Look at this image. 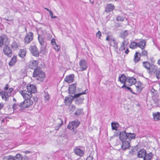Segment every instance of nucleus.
Instances as JSON below:
<instances>
[{
	"label": "nucleus",
	"mask_w": 160,
	"mask_h": 160,
	"mask_svg": "<svg viewBox=\"0 0 160 160\" xmlns=\"http://www.w3.org/2000/svg\"><path fill=\"white\" fill-rule=\"evenodd\" d=\"M27 91L26 90L20 91L21 94L22 96L25 100L21 102L19 104V109L23 111L25 108L31 106L33 103L32 99V94H35L37 92L36 86L30 84L27 87Z\"/></svg>",
	"instance_id": "1"
},
{
	"label": "nucleus",
	"mask_w": 160,
	"mask_h": 160,
	"mask_svg": "<svg viewBox=\"0 0 160 160\" xmlns=\"http://www.w3.org/2000/svg\"><path fill=\"white\" fill-rule=\"evenodd\" d=\"M120 133L119 139L122 142L121 148L125 150L130 146V141L135 138L136 135L134 133L126 132L125 130L122 131Z\"/></svg>",
	"instance_id": "2"
},
{
	"label": "nucleus",
	"mask_w": 160,
	"mask_h": 160,
	"mask_svg": "<svg viewBox=\"0 0 160 160\" xmlns=\"http://www.w3.org/2000/svg\"><path fill=\"white\" fill-rule=\"evenodd\" d=\"M33 77L36 78V79L42 82L45 77L44 73L42 71L41 68L38 67L34 70Z\"/></svg>",
	"instance_id": "3"
},
{
	"label": "nucleus",
	"mask_w": 160,
	"mask_h": 160,
	"mask_svg": "<svg viewBox=\"0 0 160 160\" xmlns=\"http://www.w3.org/2000/svg\"><path fill=\"white\" fill-rule=\"evenodd\" d=\"M88 92V90L86 89L84 92L81 93L74 94L73 96H69L68 97H66L65 98L64 102L66 105L68 106L71 103L73 99H76V98H78L80 95L86 94Z\"/></svg>",
	"instance_id": "4"
},
{
	"label": "nucleus",
	"mask_w": 160,
	"mask_h": 160,
	"mask_svg": "<svg viewBox=\"0 0 160 160\" xmlns=\"http://www.w3.org/2000/svg\"><path fill=\"white\" fill-rule=\"evenodd\" d=\"M9 43V41L3 45V51L4 54L5 55L9 57H11L12 54V50L8 45Z\"/></svg>",
	"instance_id": "5"
},
{
	"label": "nucleus",
	"mask_w": 160,
	"mask_h": 160,
	"mask_svg": "<svg viewBox=\"0 0 160 160\" xmlns=\"http://www.w3.org/2000/svg\"><path fill=\"white\" fill-rule=\"evenodd\" d=\"M29 50L31 54L33 56L36 57H38L39 56V51L36 46H30Z\"/></svg>",
	"instance_id": "6"
},
{
	"label": "nucleus",
	"mask_w": 160,
	"mask_h": 160,
	"mask_svg": "<svg viewBox=\"0 0 160 160\" xmlns=\"http://www.w3.org/2000/svg\"><path fill=\"white\" fill-rule=\"evenodd\" d=\"M33 34L31 32L27 34L24 38V43L26 44L29 43L33 39Z\"/></svg>",
	"instance_id": "7"
},
{
	"label": "nucleus",
	"mask_w": 160,
	"mask_h": 160,
	"mask_svg": "<svg viewBox=\"0 0 160 160\" xmlns=\"http://www.w3.org/2000/svg\"><path fill=\"white\" fill-rule=\"evenodd\" d=\"M84 114L83 109L82 108H78L73 113V116L75 118H78L79 117H82Z\"/></svg>",
	"instance_id": "8"
},
{
	"label": "nucleus",
	"mask_w": 160,
	"mask_h": 160,
	"mask_svg": "<svg viewBox=\"0 0 160 160\" xmlns=\"http://www.w3.org/2000/svg\"><path fill=\"white\" fill-rule=\"evenodd\" d=\"M39 62L38 60H32L29 62L28 68L30 69L34 70L36 68L38 67V65Z\"/></svg>",
	"instance_id": "9"
},
{
	"label": "nucleus",
	"mask_w": 160,
	"mask_h": 160,
	"mask_svg": "<svg viewBox=\"0 0 160 160\" xmlns=\"http://www.w3.org/2000/svg\"><path fill=\"white\" fill-rule=\"evenodd\" d=\"M9 41L8 38L5 35L0 36V48H2L5 43Z\"/></svg>",
	"instance_id": "10"
},
{
	"label": "nucleus",
	"mask_w": 160,
	"mask_h": 160,
	"mask_svg": "<svg viewBox=\"0 0 160 160\" xmlns=\"http://www.w3.org/2000/svg\"><path fill=\"white\" fill-rule=\"evenodd\" d=\"M115 6L114 4L112 3L107 4L105 7V12L107 13L112 12L115 8Z\"/></svg>",
	"instance_id": "11"
},
{
	"label": "nucleus",
	"mask_w": 160,
	"mask_h": 160,
	"mask_svg": "<svg viewBox=\"0 0 160 160\" xmlns=\"http://www.w3.org/2000/svg\"><path fill=\"white\" fill-rule=\"evenodd\" d=\"M22 156L20 154H17L15 157L9 156L7 160H22Z\"/></svg>",
	"instance_id": "12"
},
{
	"label": "nucleus",
	"mask_w": 160,
	"mask_h": 160,
	"mask_svg": "<svg viewBox=\"0 0 160 160\" xmlns=\"http://www.w3.org/2000/svg\"><path fill=\"white\" fill-rule=\"evenodd\" d=\"M76 83H73L70 85L68 88V92L69 94H75L76 92Z\"/></svg>",
	"instance_id": "13"
},
{
	"label": "nucleus",
	"mask_w": 160,
	"mask_h": 160,
	"mask_svg": "<svg viewBox=\"0 0 160 160\" xmlns=\"http://www.w3.org/2000/svg\"><path fill=\"white\" fill-rule=\"evenodd\" d=\"M127 77L124 74H122L118 77V81L123 84L127 83Z\"/></svg>",
	"instance_id": "14"
},
{
	"label": "nucleus",
	"mask_w": 160,
	"mask_h": 160,
	"mask_svg": "<svg viewBox=\"0 0 160 160\" xmlns=\"http://www.w3.org/2000/svg\"><path fill=\"white\" fill-rule=\"evenodd\" d=\"M79 65L82 68V71L86 70L87 68V64L86 61L84 59H82L79 62Z\"/></svg>",
	"instance_id": "15"
},
{
	"label": "nucleus",
	"mask_w": 160,
	"mask_h": 160,
	"mask_svg": "<svg viewBox=\"0 0 160 160\" xmlns=\"http://www.w3.org/2000/svg\"><path fill=\"white\" fill-rule=\"evenodd\" d=\"M74 75L73 74H70L64 78V81L68 83H71L73 82Z\"/></svg>",
	"instance_id": "16"
},
{
	"label": "nucleus",
	"mask_w": 160,
	"mask_h": 160,
	"mask_svg": "<svg viewBox=\"0 0 160 160\" xmlns=\"http://www.w3.org/2000/svg\"><path fill=\"white\" fill-rule=\"evenodd\" d=\"M132 85L131 84H129L128 83L126 84H123V85L122 86L121 88H123L125 89H127L128 90H129L130 92H131L132 93L136 95L137 94L134 92L132 91V89L130 88L129 87L131 86Z\"/></svg>",
	"instance_id": "17"
},
{
	"label": "nucleus",
	"mask_w": 160,
	"mask_h": 160,
	"mask_svg": "<svg viewBox=\"0 0 160 160\" xmlns=\"http://www.w3.org/2000/svg\"><path fill=\"white\" fill-rule=\"evenodd\" d=\"M136 82V79L133 77H128L127 80V83L131 85L133 84H135Z\"/></svg>",
	"instance_id": "18"
},
{
	"label": "nucleus",
	"mask_w": 160,
	"mask_h": 160,
	"mask_svg": "<svg viewBox=\"0 0 160 160\" xmlns=\"http://www.w3.org/2000/svg\"><path fill=\"white\" fill-rule=\"evenodd\" d=\"M146 154V151L144 149H141L138 152L137 155L138 158H144Z\"/></svg>",
	"instance_id": "19"
},
{
	"label": "nucleus",
	"mask_w": 160,
	"mask_h": 160,
	"mask_svg": "<svg viewBox=\"0 0 160 160\" xmlns=\"http://www.w3.org/2000/svg\"><path fill=\"white\" fill-rule=\"evenodd\" d=\"M0 95L2 96V98L4 99L6 101L8 100V96L7 92L2 91L0 92Z\"/></svg>",
	"instance_id": "20"
},
{
	"label": "nucleus",
	"mask_w": 160,
	"mask_h": 160,
	"mask_svg": "<svg viewBox=\"0 0 160 160\" xmlns=\"http://www.w3.org/2000/svg\"><path fill=\"white\" fill-rule=\"evenodd\" d=\"M146 42L145 39L142 40L139 43H138V47L140 48L142 50L144 49L146 45Z\"/></svg>",
	"instance_id": "21"
},
{
	"label": "nucleus",
	"mask_w": 160,
	"mask_h": 160,
	"mask_svg": "<svg viewBox=\"0 0 160 160\" xmlns=\"http://www.w3.org/2000/svg\"><path fill=\"white\" fill-rule=\"evenodd\" d=\"M74 152L76 154L81 157L84 154V151L79 148H75Z\"/></svg>",
	"instance_id": "22"
},
{
	"label": "nucleus",
	"mask_w": 160,
	"mask_h": 160,
	"mask_svg": "<svg viewBox=\"0 0 160 160\" xmlns=\"http://www.w3.org/2000/svg\"><path fill=\"white\" fill-rule=\"evenodd\" d=\"M80 95L78 98H76V100H75V103L78 105L80 104L83 103V102L84 99L83 97H80Z\"/></svg>",
	"instance_id": "23"
},
{
	"label": "nucleus",
	"mask_w": 160,
	"mask_h": 160,
	"mask_svg": "<svg viewBox=\"0 0 160 160\" xmlns=\"http://www.w3.org/2000/svg\"><path fill=\"white\" fill-rule=\"evenodd\" d=\"M153 156V154L152 152H150L146 154L143 158V160H151Z\"/></svg>",
	"instance_id": "24"
},
{
	"label": "nucleus",
	"mask_w": 160,
	"mask_h": 160,
	"mask_svg": "<svg viewBox=\"0 0 160 160\" xmlns=\"http://www.w3.org/2000/svg\"><path fill=\"white\" fill-rule=\"evenodd\" d=\"M140 57L139 56V52H137L135 53L134 56L133 61L135 63L138 62L140 60Z\"/></svg>",
	"instance_id": "25"
},
{
	"label": "nucleus",
	"mask_w": 160,
	"mask_h": 160,
	"mask_svg": "<svg viewBox=\"0 0 160 160\" xmlns=\"http://www.w3.org/2000/svg\"><path fill=\"white\" fill-rule=\"evenodd\" d=\"M17 57L13 56V57L11 59L10 61L9 62L8 64L10 66H12L14 65L16 62Z\"/></svg>",
	"instance_id": "26"
},
{
	"label": "nucleus",
	"mask_w": 160,
	"mask_h": 160,
	"mask_svg": "<svg viewBox=\"0 0 160 160\" xmlns=\"http://www.w3.org/2000/svg\"><path fill=\"white\" fill-rule=\"evenodd\" d=\"M119 124L117 122H112L111 123V126L112 129L117 131L118 130V128L119 127Z\"/></svg>",
	"instance_id": "27"
},
{
	"label": "nucleus",
	"mask_w": 160,
	"mask_h": 160,
	"mask_svg": "<svg viewBox=\"0 0 160 160\" xmlns=\"http://www.w3.org/2000/svg\"><path fill=\"white\" fill-rule=\"evenodd\" d=\"M26 49H20L18 53L19 56L21 58H23L26 56Z\"/></svg>",
	"instance_id": "28"
},
{
	"label": "nucleus",
	"mask_w": 160,
	"mask_h": 160,
	"mask_svg": "<svg viewBox=\"0 0 160 160\" xmlns=\"http://www.w3.org/2000/svg\"><path fill=\"white\" fill-rule=\"evenodd\" d=\"M110 43L111 45L115 47V50L116 51L118 49V43L114 39H112L111 40V41L110 42Z\"/></svg>",
	"instance_id": "29"
},
{
	"label": "nucleus",
	"mask_w": 160,
	"mask_h": 160,
	"mask_svg": "<svg viewBox=\"0 0 160 160\" xmlns=\"http://www.w3.org/2000/svg\"><path fill=\"white\" fill-rule=\"evenodd\" d=\"M153 118L155 121L160 120V112H157L153 113Z\"/></svg>",
	"instance_id": "30"
},
{
	"label": "nucleus",
	"mask_w": 160,
	"mask_h": 160,
	"mask_svg": "<svg viewBox=\"0 0 160 160\" xmlns=\"http://www.w3.org/2000/svg\"><path fill=\"white\" fill-rule=\"evenodd\" d=\"M71 126H72L74 128L77 127L80 124V122L77 119V120H74L72 121L71 122Z\"/></svg>",
	"instance_id": "31"
},
{
	"label": "nucleus",
	"mask_w": 160,
	"mask_h": 160,
	"mask_svg": "<svg viewBox=\"0 0 160 160\" xmlns=\"http://www.w3.org/2000/svg\"><path fill=\"white\" fill-rule=\"evenodd\" d=\"M149 73H152V72H156L157 70L156 67L154 65H152L151 66L150 69L149 70Z\"/></svg>",
	"instance_id": "32"
},
{
	"label": "nucleus",
	"mask_w": 160,
	"mask_h": 160,
	"mask_svg": "<svg viewBox=\"0 0 160 160\" xmlns=\"http://www.w3.org/2000/svg\"><path fill=\"white\" fill-rule=\"evenodd\" d=\"M128 34V32L127 30H125L120 33V37L122 39H125Z\"/></svg>",
	"instance_id": "33"
},
{
	"label": "nucleus",
	"mask_w": 160,
	"mask_h": 160,
	"mask_svg": "<svg viewBox=\"0 0 160 160\" xmlns=\"http://www.w3.org/2000/svg\"><path fill=\"white\" fill-rule=\"evenodd\" d=\"M142 65L143 67L148 70L150 69L151 66L149 62L148 61L143 62L142 63Z\"/></svg>",
	"instance_id": "34"
},
{
	"label": "nucleus",
	"mask_w": 160,
	"mask_h": 160,
	"mask_svg": "<svg viewBox=\"0 0 160 160\" xmlns=\"http://www.w3.org/2000/svg\"><path fill=\"white\" fill-rule=\"evenodd\" d=\"M138 47V42H132L130 45V48L133 49H135Z\"/></svg>",
	"instance_id": "35"
},
{
	"label": "nucleus",
	"mask_w": 160,
	"mask_h": 160,
	"mask_svg": "<svg viewBox=\"0 0 160 160\" xmlns=\"http://www.w3.org/2000/svg\"><path fill=\"white\" fill-rule=\"evenodd\" d=\"M46 47V46H41L40 52L42 53H45L47 52V51Z\"/></svg>",
	"instance_id": "36"
},
{
	"label": "nucleus",
	"mask_w": 160,
	"mask_h": 160,
	"mask_svg": "<svg viewBox=\"0 0 160 160\" xmlns=\"http://www.w3.org/2000/svg\"><path fill=\"white\" fill-rule=\"evenodd\" d=\"M137 148V147H134V148H132L131 151H130V153L132 155L136 154L138 152Z\"/></svg>",
	"instance_id": "37"
},
{
	"label": "nucleus",
	"mask_w": 160,
	"mask_h": 160,
	"mask_svg": "<svg viewBox=\"0 0 160 160\" xmlns=\"http://www.w3.org/2000/svg\"><path fill=\"white\" fill-rule=\"evenodd\" d=\"M148 52L147 51L145 50L144 49L142 50V52H139V56H147L148 55Z\"/></svg>",
	"instance_id": "38"
},
{
	"label": "nucleus",
	"mask_w": 160,
	"mask_h": 160,
	"mask_svg": "<svg viewBox=\"0 0 160 160\" xmlns=\"http://www.w3.org/2000/svg\"><path fill=\"white\" fill-rule=\"evenodd\" d=\"M38 39L40 43L45 41L44 39L42 37H41L39 34H38Z\"/></svg>",
	"instance_id": "39"
},
{
	"label": "nucleus",
	"mask_w": 160,
	"mask_h": 160,
	"mask_svg": "<svg viewBox=\"0 0 160 160\" xmlns=\"http://www.w3.org/2000/svg\"><path fill=\"white\" fill-rule=\"evenodd\" d=\"M155 75L157 78H160V68L157 69Z\"/></svg>",
	"instance_id": "40"
},
{
	"label": "nucleus",
	"mask_w": 160,
	"mask_h": 160,
	"mask_svg": "<svg viewBox=\"0 0 160 160\" xmlns=\"http://www.w3.org/2000/svg\"><path fill=\"white\" fill-rule=\"evenodd\" d=\"M19 104L16 103H15L13 104L12 108L14 111L16 110L18 108V106H19Z\"/></svg>",
	"instance_id": "41"
},
{
	"label": "nucleus",
	"mask_w": 160,
	"mask_h": 160,
	"mask_svg": "<svg viewBox=\"0 0 160 160\" xmlns=\"http://www.w3.org/2000/svg\"><path fill=\"white\" fill-rule=\"evenodd\" d=\"M124 44H125V42L124 41H123L122 42L121 46L119 48V50L120 51H123V50H124L125 49V48L124 47Z\"/></svg>",
	"instance_id": "42"
},
{
	"label": "nucleus",
	"mask_w": 160,
	"mask_h": 160,
	"mask_svg": "<svg viewBox=\"0 0 160 160\" xmlns=\"http://www.w3.org/2000/svg\"><path fill=\"white\" fill-rule=\"evenodd\" d=\"M116 20L117 21H123L124 18L121 16H118L116 17Z\"/></svg>",
	"instance_id": "43"
},
{
	"label": "nucleus",
	"mask_w": 160,
	"mask_h": 160,
	"mask_svg": "<svg viewBox=\"0 0 160 160\" xmlns=\"http://www.w3.org/2000/svg\"><path fill=\"white\" fill-rule=\"evenodd\" d=\"M54 46L55 49L57 51H59V50L60 49V47L59 45H58V44H56Z\"/></svg>",
	"instance_id": "44"
},
{
	"label": "nucleus",
	"mask_w": 160,
	"mask_h": 160,
	"mask_svg": "<svg viewBox=\"0 0 160 160\" xmlns=\"http://www.w3.org/2000/svg\"><path fill=\"white\" fill-rule=\"evenodd\" d=\"M122 132V131L121 132H114V135H113V136L115 137H117V136H119V137L120 136V135H121V132Z\"/></svg>",
	"instance_id": "45"
},
{
	"label": "nucleus",
	"mask_w": 160,
	"mask_h": 160,
	"mask_svg": "<svg viewBox=\"0 0 160 160\" xmlns=\"http://www.w3.org/2000/svg\"><path fill=\"white\" fill-rule=\"evenodd\" d=\"M136 88L137 92H138V93H140L143 88V87L142 86L139 87L138 88L136 87Z\"/></svg>",
	"instance_id": "46"
},
{
	"label": "nucleus",
	"mask_w": 160,
	"mask_h": 160,
	"mask_svg": "<svg viewBox=\"0 0 160 160\" xmlns=\"http://www.w3.org/2000/svg\"><path fill=\"white\" fill-rule=\"evenodd\" d=\"M67 128L69 130H72L74 128L72 126H71V122H70L67 126Z\"/></svg>",
	"instance_id": "47"
},
{
	"label": "nucleus",
	"mask_w": 160,
	"mask_h": 160,
	"mask_svg": "<svg viewBox=\"0 0 160 160\" xmlns=\"http://www.w3.org/2000/svg\"><path fill=\"white\" fill-rule=\"evenodd\" d=\"M136 84V87H139L142 86V83L140 81H138V82L136 81V82L135 83Z\"/></svg>",
	"instance_id": "48"
},
{
	"label": "nucleus",
	"mask_w": 160,
	"mask_h": 160,
	"mask_svg": "<svg viewBox=\"0 0 160 160\" xmlns=\"http://www.w3.org/2000/svg\"><path fill=\"white\" fill-rule=\"evenodd\" d=\"M49 15H50V16H51V18H52V19H54V18H57V17L56 16H53V13L52 12V11H50L49 12Z\"/></svg>",
	"instance_id": "49"
},
{
	"label": "nucleus",
	"mask_w": 160,
	"mask_h": 160,
	"mask_svg": "<svg viewBox=\"0 0 160 160\" xmlns=\"http://www.w3.org/2000/svg\"><path fill=\"white\" fill-rule=\"evenodd\" d=\"M76 107L75 105H72L71 106L70 110L72 112H73L76 110Z\"/></svg>",
	"instance_id": "50"
},
{
	"label": "nucleus",
	"mask_w": 160,
	"mask_h": 160,
	"mask_svg": "<svg viewBox=\"0 0 160 160\" xmlns=\"http://www.w3.org/2000/svg\"><path fill=\"white\" fill-rule=\"evenodd\" d=\"M96 36L98 37L99 38H100V37L101 35V33L100 31H98L96 34Z\"/></svg>",
	"instance_id": "51"
},
{
	"label": "nucleus",
	"mask_w": 160,
	"mask_h": 160,
	"mask_svg": "<svg viewBox=\"0 0 160 160\" xmlns=\"http://www.w3.org/2000/svg\"><path fill=\"white\" fill-rule=\"evenodd\" d=\"M51 43L53 46H54L56 44V42H55V39H52V40L51 41Z\"/></svg>",
	"instance_id": "52"
},
{
	"label": "nucleus",
	"mask_w": 160,
	"mask_h": 160,
	"mask_svg": "<svg viewBox=\"0 0 160 160\" xmlns=\"http://www.w3.org/2000/svg\"><path fill=\"white\" fill-rule=\"evenodd\" d=\"M32 99L35 102H36L38 101V98L37 97L35 96H33V97L32 96Z\"/></svg>",
	"instance_id": "53"
},
{
	"label": "nucleus",
	"mask_w": 160,
	"mask_h": 160,
	"mask_svg": "<svg viewBox=\"0 0 160 160\" xmlns=\"http://www.w3.org/2000/svg\"><path fill=\"white\" fill-rule=\"evenodd\" d=\"M4 120L3 118L2 117L0 116V124L4 122Z\"/></svg>",
	"instance_id": "54"
},
{
	"label": "nucleus",
	"mask_w": 160,
	"mask_h": 160,
	"mask_svg": "<svg viewBox=\"0 0 160 160\" xmlns=\"http://www.w3.org/2000/svg\"><path fill=\"white\" fill-rule=\"evenodd\" d=\"M41 46H47V43L45 41H44L42 43H40Z\"/></svg>",
	"instance_id": "55"
},
{
	"label": "nucleus",
	"mask_w": 160,
	"mask_h": 160,
	"mask_svg": "<svg viewBox=\"0 0 160 160\" xmlns=\"http://www.w3.org/2000/svg\"><path fill=\"white\" fill-rule=\"evenodd\" d=\"M93 158L92 156H89L87 157L86 160H92Z\"/></svg>",
	"instance_id": "56"
},
{
	"label": "nucleus",
	"mask_w": 160,
	"mask_h": 160,
	"mask_svg": "<svg viewBox=\"0 0 160 160\" xmlns=\"http://www.w3.org/2000/svg\"><path fill=\"white\" fill-rule=\"evenodd\" d=\"M153 100L154 102L156 104L158 103V99L153 98Z\"/></svg>",
	"instance_id": "57"
},
{
	"label": "nucleus",
	"mask_w": 160,
	"mask_h": 160,
	"mask_svg": "<svg viewBox=\"0 0 160 160\" xmlns=\"http://www.w3.org/2000/svg\"><path fill=\"white\" fill-rule=\"evenodd\" d=\"M61 123H59L58 125L57 126H58V128H59L60 127H61V126L63 124V121L62 120H61Z\"/></svg>",
	"instance_id": "58"
},
{
	"label": "nucleus",
	"mask_w": 160,
	"mask_h": 160,
	"mask_svg": "<svg viewBox=\"0 0 160 160\" xmlns=\"http://www.w3.org/2000/svg\"><path fill=\"white\" fill-rule=\"evenodd\" d=\"M8 88H9L8 84H7L6 85L5 87H4V89L5 90H7L8 89Z\"/></svg>",
	"instance_id": "59"
},
{
	"label": "nucleus",
	"mask_w": 160,
	"mask_h": 160,
	"mask_svg": "<svg viewBox=\"0 0 160 160\" xmlns=\"http://www.w3.org/2000/svg\"><path fill=\"white\" fill-rule=\"evenodd\" d=\"M112 38H111L110 37L108 36L107 37L106 40L107 41H110V42L111 41V40H112Z\"/></svg>",
	"instance_id": "60"
},
{
	"label": "nucleus",
	"mask_w": 160,
	"mask_h": 160,
	"mask_svg": "<svg viewBox=\"0 0 160 160\" xmlns=\"http://www.w3.org/2000/svg\"><path fill=\"white\" fill-rule=\"evenodd\" d=\"M4 106L3 103L2 102L0 103V110H1Z\"/></svg>",
	"instance_id": "61"
},
{
	"label": "nucleus",
	"mask_w": 160,
	"mask_h": 160,
	"mask_svg": "<svg viewBox=\"0 0 160 160\" xmlns=\"http://www.w3.org/2000/svg\"><path fill=\"white\" fill-rule=\"evenodd\" d=\"M45 98L46 99L48 100L49 98V94L48 93V94L45 96Z\"/></svg>",
	"instance_id": "62"
},
{
	"label": "nucleus",
	"mask_w": 160,
	"mask_h": 160,
	"mask_svg": "<svg viewBox=\"0 0 160 160\" xmlns=\"http://www.w3.org/2000/svg\"><path fill=\"white\" fill-rule=\"evenodd\" d=\"M129 52V49H127L125 50V52L126 54H128Z\"/></svg>",
	"instance_id": "63"
},
{
	"label": "nucleus",
	"mask_w": 160,
	"mask_h": 160,
	"mask_svg": "<svg viewBox=\"0 0 160 160\" xmlns=\"http://www.w3.org/2000/svg\"><path fill=\"white\" fill-rule=\"evenodd\" d=\"M31 152V151H29L28 150L26 151H24V152L26 154H28V153H30Z\"/></svg>",
	"instance_id": "64"
}]
</instances>
